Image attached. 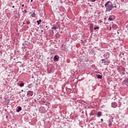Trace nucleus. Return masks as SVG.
<instances>
[{"mask_svg": "<svg viewBox=\"0 0 128 128\" xmlns=\"http://www.w3.org/2000/svg\"><path fill=\"white\" fill-rule=\"evenodd\" d=\"M24 12L25 14H26V12H27L26 10H24Z\"/></svg>", "mask_w": 128, "mask_h": 128, "instance_id": "24", "label": "nucleus"}, {"mask_svg": "<svg viewBox=\"0 0 128 128\" xmlns=\"http://www.w3.org/2000/svg\"><path fill=\"white\" fill-rule=\"evenodd\" d=\"M28 42L24 41L22 46H28Z\"/></svg>", "mask_w": 128, "mask_h": 128, "instance_id": "11", "label": "nucleus"}, {"mask_svg": "<svg viewBox=\"0 0 128 128\" xmlns=\"http://www.w3.org/2000/svg\"><path fill=\"white\" fill-rule=\"evenodd\" d=\"M24 86V83H20V86Z\"/></svg>", "mask_w": 128, "mask_h": 128, "instance_id": "20", "label": "nucleus"}, {"mask_svg": "<svg viewBox=\"0 0 128 128\" xmlns=\"http://www.w3.org/2000/svg\"><path fill=\"white\" fill-rule=\"evenodd\" d=\"M26 24H30V21H26Z\"/></svg>", "mask_w": 128, "mask_h": 128, "instance_id": "22", "label": "nucleus"}, {"mask_svg": "<svg viewBox=\"0 0 128 128\" xmlns=\"http://www.w3.org/2000/svg\"><path fill=\"white\" fill-rule=\"evenodd\" d=\"M112 108H116V106H118V104L116 102H112Z\"/></svg>", "mask_w": 128, "mask_h": 128, "instance_id": "4", "label": "nucleus"}, {"mask_svg": "<svg viewBox=\"0 0 128 128\" xmlns=\"http://www.w3.org/2000/svg\"><path fill=\"white\" fill-rule=\"evenodd\" d=\"M21 92H24V90H21Z\"/></svg>", "mask_w": 128, "mask_h": 128, "instance_id": "34", "label": "nucleus"}, {"mask_svg": "<svg viewBox=\"0 0 128 128\" xmlns=\"http://www.w3.org/2000/svg\"><path fill=\"white\" fill-rule=\"evenodd\" d=\"M98 28H100L98 26H96L94 28V30H98Z\"/></svg>", "mask_w": 128, "mask_h": 128, "instance_id": "21", "label": "nucleus"}, {"mask_svg": "<svg viewBox=\"0 0 128 128\" xmlns=\"http://www.w3.org/2000/svg\"><path fill=\"white\" fill-rule=\"evenodd\" d=\"M96 0H91V2H96Z\"/></svg>", "mask_w": 128, "mask_h": 128, "instance_id": "25", "label": "nucleus"}, {"mask_svg": "<svg viewBox=\"0 0 128 128\" xmlns=\"http://www.w3.org/2000/svg\"><path fill=\"white\" fill-rule=\"evenodd\" d=\"M31 16L32 18H35L36 17V13L34 12L33 14H31Z\"/></svg>", "mask_w": 128, "mask_h": 128, "instance_id": "15", "label": "nucleus"}, {"mask_svg": "<svg viewBox=\"0 0 128 128\" xmlns=\"http://www.w3.org/2000/svg\"><path fill=\"white\" fill-rule=\"evenodd\" d=\"M108 58H110V54H108Z\"/></svg>", "mask_w": 128, "mask_h": 128, "instance_id": "32", "label": "nucleus"}, {"mask_svg": "<svg viewBox=\"0 0 128 128\" xmlns=\"http://www.w3.org/2000/svg\"><path fill=\"white\" fill-rule=\"evenodd\" d=\"M30 2H32V0H31Z\"/></svg>", "mask_w": 128, "mask_h": 128, "instance_id": "38", "label": "nucleus"}, {"mask_svg": "<svg viewBox=\"0 0 128 128\" xmlns=\"http://www.w3.org/2000/svg\"><path fill=\"white\" fill-rule=\"evenodd\" d=\"M122 106V102H118V108H120V106Z\"/></svg>", "mask_w": 128, "mask_h": 128, "instance_id": "19", "label": "nucleus"}, {"mask_svg": "<svg viewBox=\"0 0 128 128\" xmlns=\"http://www.w3.org/2000/svg\"><path fill=\"white\" fill-rule=\"evenodd\" d=\"M102 8H104V6H102Z\"/></svg>", "mask_w": 128, "mask_h": 128, "instance_id": "39", "label": "nucleus"}, {"mask_svg": "<svg viewBox=\"0 0 128 128\" xmlns=\"http://www.w3.org/2000/svg\"><path fill=\"white\" fill-rule=\"evenodd\" d=\"M105 8H106V12H110L112 10V3L110 1H108L104 4Z\"/></svg>", "mask_w": 128, "mask_h": 128, "instance_id": "1", "label": "nucleus"}, {"mask_svg": "<svg viewBox=\"0 0 128 128\" xmlns=\"http://www.w3.org/2000/svg\"><path fill=\"white\" fill-rule=\"evenodd\" d=\"M32 86V84H28V88H31Z\"/></svg>", "mask_w": 128, "mask_h": 128, "instance_id": "17", "label": "nucleus"}, {"mask_svg": "<svg viewBox=\"0 0 128 128\" xmlns=\"http://www.w3.org/2000/svg\"><path fill=\"white\" fill-rule=\"evenodd\" d=\"M47 70L48 74H50V72H52V68H47Z\"/></svg>", "mask_w": 128, "mask_h": 128, "instance_id": "8", "label": "nucleus"}, {"mask_svg": "<svg viewBox=\"0 0 128 128\" xmlns=\"http://www.w3.org/2000/svg\"><path fill=\"white\" fill-rule=\"evenodd\" d=\"M22 8H24V4H22Z\"/></svg>", "mask_w": 128, "mask_h": 128, "instance_id": "27", "label": "nucleus"}, {"mask_svg": "<svg viewBox=\"0 0 128 128\" xmlns=\"http://www.w3.org/2000/svg\"><path fill=\"white\" fill-rule=\"evenodd\" d=\"M12 8H14V6H12Z\"/></svg>", "mask_w": 128, "mask_h": 128, "instance_id": "31", "label": "nucleus"}, {"mask_svg": "<svg viewBox=\"0 0 128 128\" xmlns=\"http://www.w3.org/2000/svg\"><path fill=\"white\" fill-rule=\"evenodd\" d=\"M96 76H97L98 78H102V76L100 74H97Z\"/></svg>", "mask_w": 128, "mask_h": 128, "instance_id": "14", "label": "nucleus"}, {"mask_svg": "<svg viewBox=\"0 0 128 128\" xmlns=\"http://www.w3.org/2000/svg\"><path fill=\"white\" fill-rule=\"evenodd\" d=\"M36 22L38 26H39V24H40V22H42V20L40 19L39 20H37Z\"/></svg>", "mask_w": 128, "mask_h": 128, "instance_id": "13", "label": "nucleus"}, {"mask_svg": "<svg viewBox=\"0 0 128 128\" xmlns=\"http://www.w3.org/2000/svg\"><path fill=\"white\" fill-rule=\"evenodd\" d=\"M108 126H112V124L110 122V120H108Z\"/></svg>", "mask_w": 128, "mask_h": 128, "instance_id": "12", "label": "nucleus"}, {"mask_svg": "<svg viewBox=\"0 0 128 128\" xmlns=\"http://www.w3.org/2000/svg\"><path fill=\"white\" fill-rule=\"evenodd\" d=\"M23 24H24V22L23 23Z\"/></svg>", "mask_w": 128, "mask_h": 128, "instance_id": "40", "label": "nucleus"}, {"mask_svg": "<svg viewBox=\"0 0 128 128\" xmlns=\"http://www.w3.org/2000/svg\"><path fill=\"white\" fill-rule=\"evenodd\" d=\"M100 22H102V20H100Z\"/></svg>", "mask_w": 128, "mask_h": 128, "instance_id": "30", "label": "nucleus"}, {"mask_svg": "<svg viewBox=\"0 0 128 128\" xmlns=\"http://www.w3.org/2000/svg\"><path fill=\"white\" fill-rule=\"evenodd\" d=\"M117 118H120V116H118Z\"/></svg>", "mask_w": 128, "mask_h": 128, "instance_id": "29", "label": "nucleus"}, {"mask_svg": "<svg viewBox=\"0 0 128 128\" xmlns=\"http://www.w3.org/2000/svg\"><path fill=\"white\" fill-rule=\"evenodd\" d=\"M52 30H58V26H54L53 27H52Z\"/></svg>", "mask_w": 128, "mask_h": 128, "instance_id": "9", "label": "nucleus"}, {"mask_svg": "<svg viewBox=\"0 0 128 128\" xmlns=\"http://www.w3.org/2000/svg\"><path fill=\"white\" fill-rule=\"evenodd\" d=\"M112 8H118V6H114V4H112Z\"/></svg>", "mask_w": 128, "mask_h": 128, "instance_id": "23", "label": "nucleus"}, {"mask_svg": "<svg viewBox=\"0 0 128 128\" xmlns=\"http://www.w3.org/2000/svg\"><path fill=\"white\" fill-rule=\"evenodd\" d=\"M8 118V116H6V118Z\"/></svg>", "mask_w": 128, "mask_h": 128, "instance_id": "37", "label": "nucleus"}, {"mask_svg": "<svg viewBox=\"0 0 128 128\" xmlns=\"http://www.w3.org/2000/svg\"><path fill=\"white\" fill-rule=\"evenodd\" d=\"M39 112H41V114H44V112H46V108H44V107H40L39 108Z\"/></svg>", "mask_w": 128, "mask_h": 128, "instance_id": "2", "label": "nucleus"}, {"mask_svg": "<svg viewBox=\"0 0 128 128\" xmlns=\"http://www.w3.org/2000/svg\"><path fill=\"white\" fill-rule=\"evenodd\" d=\"M108 58H106V59H102L101 60L102 64H106V60H108Z\"/></svg>", "mask_w": 128, "mask_h": 128, "instance_id": "7", "label": "nucleus"}, {"mask_svg": "<svg viewBox=\"0 0 128 128\" xmlns=\"http://www.w3.org/2000/svg\"><path fill=\"white\" fill-rule=\"evenodd\" d=\"M102 116V112H98L97 113V116L98 118H100V116Z\"/></svg>", "mask_w": 128, "mask_h": 128, "instance_id": "6", "label": "nucleus"}, {"mask_svg": "<svg viewBox=\"0 0 128 128\" xmlns=\"http://www.w3.org/2000/svg\"><path fill=\"white\" fill-rule=\"evenodd\" d=\"M18 109L17 110L16 112H20V111L22 110V107L18 106Z\"/></svg>", "mask_w": 128, "mask_h": 128, "instance_id": "10", "label": "nucleus"}, {"mask_svg": "<svg viewBox=\"0 0 128 128\" xmlns=\"http://www.w3.org/2000/svg\"><path fill=\"white\" fill-rule=\"evenodd\" d=\"M59 58H60V57L56 55L54 58V62H58Z\"/></svg>", "mask_w": 128, "mask_h": 128, "instance_id": "5", "label": "nucleus"}, {"mask_svg": "<svg viewBox=\"0 0 128 128\" xmlns=\"http://www.w3.org/2000/svg\"><path fill=\"white\" fill-rule=\"evenodd\" d=\"M46 28H48V26H46Z\"/></svg>", "mask_w": 128, "mask_h": 128, "instance_id": "41", "label": "nucleus"}, {"mask_svg": "<svg viewBox=\"0 0 128 128\" xmlns=\"http://www.w3.org/2000/svg\"><path fill=\"white\" fill-rule=\"evenodd\" d=\"M42 102H44V103H45L46 102H44V101H42Z\"/></svg>", "mask_w": 128, "mask_h": 128, "instance_id": "35", "label": "nucleus"}, {"mask_svg": "<svg viewBox=\"0 0 128 128\" xmlns=\"http://www.w3.org/2000/svg\"><path fill=\"white\" fill-rule=\"evenodd\" d=\"M108 20H110V22H112L114 20V19L112 17H109L108 18Z\"/></svg>", "mask_w": 128, "mask_h": 128, "instance_id": "16", "label": "nucleus"}, {"mask_svg": "<svg viewBox=\"0 0 128 128\" xmlns=\"http://www.w3.org/2000/svg\"><path fill=\"white\" fill-rule=\"evenodd\" d=\"M27 96H34V92L32 90H28L27 92Z\"/></svg>", "mask_w": 128, "mask_h": 128, "instance_id": "3", "label": "nucleus"}, {"mask_svg": "<svg viewBox=\"0 0 128 128\" xmlns=\"http://www.w3.org/2000/svg\"><path fill=\"white\" fill-rule=\"evenodd\" d=\"M41 32H44V30H41Z\"/></svg>", "mask_w": 128, "mask_h": 128, "instance_id": "36", "label": "nucleus"}, {"mask_svg": "<svg viewBox=\"0 0 128 128\" xmlns=\"http://www.w3.org/2000/svg\"><path fill=\"white\" fill-rule=\"evenodd\" d=\"M20 62V64H22V62Z\"/></svg>", "mask_w": 128, "mask_h": 128, "instance_id": "33", "label": "nucleus"}, {"mask_svg": "<svg viewBox=\"0 0 128 128\" xmlns=\"http://www.w3.org/2000/svg\"><path fill=\"white\" fill-rule=\"evenodd\" d=\"M125 84L128 86V79L126 80L125 81Z\"/></svg>", "mask_w": 128, "mask_h": 128, "instance_id": "18", "label": "nucleus"}, {"mask_svg": "<svg viewBox=\"0 0 128 128\" xmlns=\"http://www.w3.org/2000/svg\"><path fill=\"white\" fill-rule=\"evenodd\" d=\"M90 26H94V25H92V24H90Z\"/></svg>", "mask_w": 128, "mask_h": 128, "instance_id": "28", "label": "nucleus"}, {"mask_svg": "<svg viewBox=\"0 0 128 128\" xmlns=\"http://www.w3.org/2000/svg\"><path fill=\"white\" fill-rule=\"evenodd\" d=\"M100 120H101V122H104V119L102 118V119Z\"/></svg>", "mask_w": 128, "mask_h": 128, "instance_id": "26", "label": "nucleus"}]
</instances>
